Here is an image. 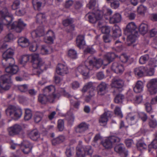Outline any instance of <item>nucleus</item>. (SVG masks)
Segmentation results:
<instances>
[{
    "mask_svg": "<svg viewBox=\"0 0 157 157\" xmlns=\"http://www.w3.org/2000/svg\"><path fill=\"white\" fill-rule=\"evenodd\" d=\"M103 63L101 60H97L93 56H89L85 62V65H80L76 69L86 79L89 77V70H92L94 68L97 69L99 68Z\"/></svg>",
    "mask_w": 157,
    "mask_h": 157,
    "instance_id": "1",
    "label": "nucleus"
},
{
    "mask_svg": "<svg viewBox=\"0 0 157 157\" xmlns=\"http://www.w3.org/2000/svg\"><path fill=\"white\" fill-rule=\"evenodd\" d=\"M30 59H31L33 63V70L34 74L39 75L44 70L45 64L44 61L37 54H33L29 55Z\"/></svg>",
    "mask_w": 157,
    "mask_h": 157,
    "instance_id": "2",
    "label": "nucleus"
},
{
    "mask_svg": "<svg viewBox=\"0 0 157 157\" xmlns=\"http://www.w3.org/2000/svg\"><path fill=\"white\" fill-rule=\"evenodd\" d=\"M113 13L112 10L106 6L103 7L102 11L98 10L95 13H89L87 14L86 17L88 18L90 22L94 23L98 20L101 19L103 15L108 16Z\"/></svg>",
    "mask_w": 157,
    "mask_h": 157,
    "instance_id": "3",
    "label": "nucleus"
},
{
    "mask_svg": "<svg viewBox=\"0 0 157 157\" xmlns=\"http://www.w3.org/2000/svg\"><path fill=\"white\" fill-rule=\"evenodd\" d=\"M13 20L12 15L6 8L0 11V33L3 30V25L9 26Z\"/></svg>",
    "mask_w": 157,
    "mask_h": 157,
    "instance_id": "4",
    "label": "nucleus"
},
{
    "mask_svg": "<svg viewBox=\"0 0 157 157\" xmlns=\"http://www.w3.org/2000/svg\"><path fill=\"white\" fill-rule=\"evenodd\" d=\"M6 113L7 116L14 120H17L21 117L22 112L19 107L10 105L6 109Z\"/></svg>",
    "mask_w": 157,
    "mask_h": 157,
    "instance_id": "5",
    "label": "nucleus"
},
{
    "mask_svg": "<svg viewBox=\"0 0 157 157\" xmlns=\"http://www.w3.org/2000/svg\"><path fill=\"white\" fill-rule=\"evenodd\" d=\"M82 143L81 141L79 142L76 147L78 157H84L85 155H91L93 152L91 147L90 146H82L81 145Z\"/></svg>",
    "mask_w": 157,
    "mask_h": 157,
    "instance_id": "6",
    "label": "nucleus"
},
{
    "mask_svg": "<svg viewBox=\"0 0 157 157\" xmlns=\"http://www.w3.org/2000/svg\"><path fill=\"white\" fill-rule=\"evenodd\" d=\"M7 131L9 135L13 136L17 135H23L24 133L22 126L15 124L8 128Z\"/></svg>",
    "mask_w": 157,
    "mask_h": 157,
    "instance_id": "7",
    "label": "nucleus"
},
{
    "mask_svg": "<svg viewBox=\"0 0 157 157\" xmlns=\"http://www.w3.org/2000/svg\"><path fill=\"white\" fill-rule=\"evenodd\" d=\"M10 76L5 75L2 76L0 78V87L2 89L7 90L10 87V83L11 82Z\"/></svg>",
    "mask_w": 157,
    "mask_h": 157,
    "instance_id": "8",
    "label": "nucleus"
},
{
    "mask_svg": "<svg viewBox=\"0 0 157 157\" xmlns=\"http://www.w3.org/2000/svg\"><path fill=\"white\" fill-rule=\"evenodd\" d=\"M110 85L111 88L116 89V90L113 91L114 93H116L119 92V90L121 89L124 86V82L120 78H114L112 80Z\"/></svg>",
    "mask_w": 157,
    "mask_h": 157,
    "instance_id": "9",
    "label": "nucleus"
},
{
    "mask_svg": "<svg viewBox=\"0 0 157 157\" xmlns=\"http://www.w3.org/2000/svg\"><path fill=\"white\" fill-rule=\"evenodd\" d=\"M88 90H89V94L87 95L85 98V100L87 102L89 101L91 98L95 94L94 87L93 86L92 82H89L86 83L83 87L82 91V92H85Z\"/></svg>",
    "mask_w": 157,
    "mask_h": 157,
    "instance_id": "10",
    "label": "nucleus"
},
{
    "mask_svg": "<svg viewBox=\"0 0 157 157\" xmlns=\"http://www.w3.org/2000/svg\"><path fill=\"white\" fill-rule=\"evenodd\" d=\"M120 139L119 137L114 136H109L102 142L103 146L107 149L111 148L114 143L119 142Z\"/></svg>",
    "mask_w": 157,
    "mask_h": 157,
    "instance_id": "11",
    "label": "nucleus"
},
{
    "mask_svg": "<svg viewBox=\"0 0 157 157\" xmlns=\"http://www.w3.org/2000/svg\"><path fill=\"white\" fill-rule=\"evenodd\" d=\"M147 86L150 94L152 95L156 94L157 92V78L151 79Z\"/></svg>",
    "mask_w": 157,
    "mask_h": 157,
    "instance_id": "12",
    "label": "nucleus"
},
{
    "mask_svg": "<svg viewBox=\"0 0 157 157\" xmlns=\"http://www.w3.org/2000/svg\"><path fill=\"white\" fill-rule=\"evenodd\" d=\"M26 25L21 19L14 22L11 25V28L17 33L21 32Z\"/></svg>",
    "mask_w": 157,
    "mask_h": 157,
    "instance_id": "13",
    "label": "nucleus"
},
{
    "mask_svg": "<svg viewBox=\"0 0 157 157\" xmlns=\"http://www.w3.org/2000/svg\"><path fill=\"white\" fill-rule=\"evenodd\" d=\"M55 96L53 94L49 95L48 97L43 94H40L38 96V100L42 104H46L47 102H52L54 101Z\"/></svg>",
    "mask_w": 157,
    "mask_h": 157,
    "instance_id": "14",
    "label": "nucleus"
},
{
    "mask_svg": "<svg viewBox=\"0 0 157 157\" xmlns=\"http://www.w3.org/2000/svg\"><path fill=\"white\" fill-rule=\"evenodd\" d=\"M111 70L114 72L121 74L124 70L123 65L119 62H113L111 67Z\"/></svg>",
    "mask_w": 157,
    "mask_h": 157,
    "instance_id": "15",
    "label": "nucleus"
},
{
    "mask_svg": "<svg viewBox=\"0 0 157 157\" xmlns=\"http://www.w3.org/2000/svg\"><path fill=\"white\" fill-rule=\"evenodd\" d=\"M56 71L58 74L64 75L68 72V69L67 65L60 63L58 65Z\"/></svg>",
    "mask_w": 157,
    "mask_h": 157,
    "instance_id": "16",
    "label": "nucleus"
},
{
    "mask_svg": "<svg viewBox=\"0 0 157 157\" xmlns=\"http://www.w3.org/2000/svg\"><path fill=\"white\" fill-rule=\"evenodd\" d=\"M138 118V113H129L126 117L127 121L131 125L135 124L137 121Z\"/></svg>",
    "mask_w": 157,
    "mask_h": 157,
    "instance_id": "17",
    "label": "nucleus"
},
{
    "mask_svg": "<svg viewBox=\"0 0 157 157\" xmlns=\"http://www.w3.org/2000/svg\"><path fill=\"white\" fill-rule=\"evenodd\" d=\"M113 113L109 111L105 112L102 114L99 119V122L100 124L103 125L106 124L108 121L109 117H111Z\"/></svg>",
    "mask_w": 157,
    "mask_h": 157,
    "instance_id": "18",
    "label": "nucleus"
},
{
    "mask_svg": "<svg viewBox=\"0 0 157 157\" xmlns=\"http://www.w3.org/2000/svg\"><path fill=\"white\" fill-rule=\"evenodd\" d=\"M22 151L25 154H28L31 151L33 147V145L27 140H24L22 143Z\"/></svg>",
    "mask_w": 157,
    "mask_h": 157,
    "instance_id": "19",
    "label": "nucleus"
},
{
    "mask_svg": "<svg viewBox=\"0 0 157 157\" xmlns=\"http://www.w3.org/2000/svg\"><path fill=\"white\" fill-rule=\"evenodd\" d=\"M115 57V54L113 52L108 53L105 56V59L103 61L101 59H97V60L101 59L103 63L102 64L104 65H107L109 64L110 62L112 61Z\"/></svg>",
    "mask_w": 157,
    "mask_h": 157,
    "instance_id": "20",
    "label": "nucleus"
},
{
    "mask_svg": "<svg viewBox=\"0 0 157 157\" xmlns=\"http://www.w3.org/2000/svg\"><path fill=\"white\" fill-rule=\"evenodd\" d=\"M107 88V85L105 82H101L97 87L98 94L101 96L104 95L106 93Z\"/></svg>",
    "mask_w": 157,
    "mask_h": 157,
    "instance_id": "21",
    "label": "nucleus"
},
{
    "mask_svg": "<svg viewBox=\"0 0 157 157\" xmlns=\"http://www.w3.org/2000/svg\"><path fill=\"white\" fill-rule=\"evenodd\" d=\"M44 29L42 27H38L36 30L32 31L31 33V35L33 39L43 36L44 34Z\"/></svg>",
    "mask_w": 157,
    "mask_h": 157,
    "instance_id": "22",
    "label": "nucleus"
},
{
    "mask_svg": "<svg viewBox=\"0 0 157 157\" xmlns=\"http://www.w3.org/2000/svg\"><path fill=\"white\" fill-rule=\"evenodd\" d=\"M136 26L134 22H130L127 25L124 32L138 34V32L136 30Z\"/></svg>",
    "mask_w": 157,
    "mask_h": 157,
    "instance_id": "23",
    "label": "nucleus"
},
{
    "mask_svg": "<svg viewBox=\"0 0 157 157\" xmlns=\"http://www.w3.org/2000/svg\"><path fill=\"white\" fill-rule=\"evenodd\" d=\"M138 34L132 33L127 36L126 44L128 46H131L135 42Z\"/></svg>",
    "mask_w": 157,
    "mask_h": 157,
    "instance_id": "24",
    "label": "nucleus"
},
{
    "mask_svg": "<svg viewBox=\"0 0 157 157\" xmlns=\"http://www.w3.org/2000/svg\"><path fill=\"white\" fill-rule=\"evenodd\" d=\"M5 71L7 73L13 75L17 73L19 71V68L18 66L14 64L11 66H9L6 68Z\"/></svg>",
    "mask_w": 157,
    "mask_h": 157,
    "instance_id": "25",
    "label": "nucleus"
},
{
    "mask_svg": "<svg viewBox=\"0 0 157 157\" xmlns=\"http://www.w3.org/2000/svg\"><path fill=\"white\" fill-rule=\"evenodd\" d=\"M115 151L117 153H119L121 157L124 155L126 157L128 155L127 151L121 145H118L116 146L114 148Z\"/></svg>",
    "mask_w": 157,
    "mask_h": 157,
    "instance_id": "26",
    "label": "nucleus"
},
{
    "mask_svg": "<svg viewBox=\"0 0 157 157\" xmlns=\"http://www.w3.org/2000/svg\"><path fill=\"white\" fill-rule=\"evenodd\" d=\"M146 71V68L143 66L136 67L134 70L135 75L139 77L143 76L144 73Z\"/></svg>",
    "mask_w": 157,
    "mask_h": 157,
    "instance_id": "27",
    "label": "nucleus"
},
{
    "mask_svg": "<svg viewBox=\"0 0 157 157\" xmlns=\"http://www.w3.org/2000/svg\"><path fill=\"white\" fill-rule=\"evenodd\" d=\"M89 127V125L85 122H82L76 128L77 132L82 133L87 130Z\"/></svg>",
    "mask_w": 157,
    "mask_h": 157,
    "instance_id": "28",
    "label": "nucleus"
},
{
    "mask_svg": "<svg viewBox=\"0 0 157 157\" xmlns=\"http://www.w3.org/2000/svg\"><path fill=\"white\" fill-rule=\"evenodd\" d=\"M32 3L34 8L39 10L40 7L45 5L46 1L45 0H33Z\"/></svg>",
    "mask_w": 157,
    "mask_h": 157,
    "instance_id": "29",
    "label": "nucleus"
},
{
    "mask_svg": "<svg viewBox=\"0 0 157 157\" xmlns=\"http://www.w3.org/2000/svg\"><path fill=\"white\" fill-rule=\"evenodd\" d=\"M144 84L141 81H138L133 88L134 91L136 93H140L143 90Z\"/></svg>",
    "mask_w": 157,
    "mask_h": 157,
    "instance_id": "30",
    "label": "nucleus"
},
{
    "mask_svg": "<svg viewBox=\"0 0 157 157\" xmlns=\"http://www.w3.org/2000/svg\"><path fill=\"white\" fill-rule=\"evenodd\" d=\"M121 16L119 13H115L110 18L109 22L111 24L119 22L121 20Z\"/></svg>",
    "mask_w": 157,
    "mask_h": 157,
    "instance_id": "31",
    "label": "nucleus"
},
{
    "mask_svg": "<svg viewBox=\"0 0 157 157\" xmlns=\"http://www.w3.org/2000/svg\"><path fill=\"white\" fill-rule=\"evenodd\" d=\"M30 138L33 140L36 141L40 137V134L38 130L34 129L31 131L29 134Z\"/></svg>",
    "mask_w": 157,
    "mask_h": 157,
    "instance_id": "32",
    "label": "nucleus"
},
{
    "mask_svg": "<svg viewBox=\"0 0 157 157\" xmlns=\"http://www.w3.org/2000/svg\"><path fill=\"white\" fill-rule=\"evenodd\" d=\"M13 54V51L11 49H9L5 52L2 55V57L3 58L2 62V64L4 63L5 60L12 57Z\"/></svg>",
    "mask_w": 157,
    "mask_h": 157,
    "instance_id": "33",
    "label": "nucleus"
},
{
    "mask_svg": "<svg viewBox=\"0 0 157 157\" xmlns=\"http://www.w3.org/2000/svg\"><path fill=\"white\" fill-rule=\"evenodd\" d=\"M18 42L19 45L22 48L26 47L29 44L28 40L24 37L19 38L18 40Z\"/></svg>",
    "mask_w": 157,
    "mask_h": 157,
    "instance_id": "34",
    "label": "nucleus"
},
{
    "mask_svg": "<svg viewBox=\"0 0 157 157\" xmlns=\"http://www.w3.org/2000/svg\"><path fill=\"white\" fill-rule=\"evenodd\" d=\"M65 140V137L63 135H60L53 139L52 140V143L53 145H57L63 142Z\"/></svg>",
    "mask_w": 157,
    "mask_h": 157,
    "instance_id": "35",
    "label": "nucleus"
},
{
    "mask_svg": "<svg viewBox=\"0 0 157 157\" xmlns=\"http://www.w3.org/2000/svg\"><path fill=\"white\" fill-rule=\"evenodd\" d=\"M84 37L83 35H79L77 38L76 44L79 48H81L85 44Z\"/></svg>",
    "mask_w": 157,
    "mask_h": 157,
    "instance_id": "36",
    "label": "nucleus"
},
{
    "mask_svg": "<svg viewBox=\"0 0 157 157\" xmlns=\"http://www.w3.org/2000/svg\"><path fill=\"white\" fill-rule=\"evenodd\" d=\"M113 36L118 37L121 34V30L117 25H115L113 28Z\"/></svg>",
    "mask_w": 157,
    "mask_h": 157,
    "instance_id": "37",
    "label": "nucleus"
},
{
    "mask_svg": "<svg viewBox=\"0 0 157 157\" xmlns=\"http://www.w3.org/2000/svg\"><path fill=\"white\" fill-rule=\"evenodd\" d=\"M139 31L141 33L143 34H146L148 30V25L145 23H141L139 27Z\"/></svg>",
    "mask_w": 157,
    "mask_h": 157,
    "instance_id": "38",
    "label": "nucleus"
},
{
    "mask_svg": "<svg viewBox=\"0 0 157 157\" xmlns=\"http://www.w3.org/2000/svg\"><path fill=\"white\" fill-rule=\"evenodd\" d=\"M30 56L29 55H24L21 56L19 59V63L24 65L29 60Z\"/></svg>",
    "mask_w": 157,
    "mask_h": 157,
    "instance_id": "39",
    "label": "nucleus"
},
{
    "mask_svg": "<svg viewBox=\"0 0 157 157\" xmlns=\"http://www.w3.org/2000/svg\"><path fill=\"white\" fill-rule=\"evenodd\" d=\"M124 14L127 17H128L129 19L131 20L134 19L136 17V14L134 12L128 10L127 9L125 10Z\"/></svg>",
    "mask_w": 157,
    "mask_h": 157,
    "instance_id": "40",
    "label": "nucleus"
},
{
    "mask_svg": "<svg viewBox=\"0 0 157 157\" xmlns=\"http://www.w3.org/2000/svg\"><path fill=\"white\" fill-rule=\"evenodd\" d=\"M50 48L48 46L43 45L41 47L40 53L42 55L48 54L50 53Z\"/></svg>",
    "mask_w": 157,
    "mask_h": 157,
    "instance_id": "41",
    "label": "nucleus"
},
{
    "mask_svg": "<svg viewBox=\"0 0 157 157\" xmlns=\"http://www.w3.org/2000/svg\"><path fill=\"white\" fill-rule=\"evenodd\" d=\"M43 116V114L42 113L39 112H36L34 119L35 122L39 123L41 120Z\"/></svg>",
    "mask_w": 157,
    "mask_h": 157,
    "instance_id": "42",
    "label": "nucleus"
},
{
    "mask_svg": "<svg viewBox=\"0 0 157 157\" xmlns=\"http://www.w3.org/2000/svg\"><path fill=\"white\" fill-rule=\"evenodd\" d=\"M45 19V14L41 13H39L36 16V21L37 22L42 23L44 21Z\"/></svg>",
    "mask_w": 157,
    "mask_h": 157,
    "instance_id": "43",
    "label": "nucleus"
},
{
    "mask_svg": "<svg viewBox=\"0 0 157 157\" xmlns=\"http://www.w3.org/2000/svg\"><path fill=\"white\" fill-rule=\"evenodd\" d=\"M32 117V111L29 109H26L25 110L24 119L25 120H29L31 119Z\"/></svg>",
    "mask_w": 157,
    "mask_h": 157,
    "instance_id": "44",
    "label": "nucleus"
},
{
    "mask_svg": "<svg viewBox=\"0 0 157 157\" xmlns=\"http://www.w3.org/2000/svg\"><path fill=\"white\" fill-rule=\"evenodd\" d=\"M124 98V95L119 94L116 95L114 99L115 102L117 103H121Z\"/></svg>",
    "mask_w": 157,
    "mask_h": 157,
    "instance_id": "45",
    "label": "nucleus"
},
{
    "mask_svg": "<svg viewBox=\"0 0 157 157\" xmlns=\"http://www.w3.org/2000/svg\"><path fill=\"white\" fill-rule=\"evenodd\" d=\"M55 90V88L53 85H50L48 86H46L44 89V91L45 93H49L51 92L52 94H53V93H54ZM54 95V94H53Z\"/></svg>",
    "mask_w": 157,
    "mask_h": 157,
    "instance_id": "46",
    "label": "nucleus"
},
{
    "mask_svg": "<svg viewBox=\"0 0 157 157\" xmlns=\"http://www.w3.org/2000/svg\"><path fill=\"white\" fill-rule=\"evenodd\" d=\"M149 59L148 55L146 54L141 56L139 59V62L141 64H144Z\"/></svg>",
    "mask_w": 157,
    "mask_h": 157,
    "instance_id": "47",
    "label": "nucleus"
},
{
    "mask_svg": "<svg viewBox=\"0 0 157 157\" xmlns=\"http://www.w3.org/2000/svg\"><path fill=\"white\" fill-rule=\"evenodd\" d=\"M68 55L71 58L76 59L77 57V54L76 51L73 49H70L68 52Z\"/></svg>",
    "mask_w": 157,
    "mask_h": 157,
    "instance_id": "48",
    "label": "nucleus"
},
{
    "mask_svg": "<svg viewBox=\"0 0 157 157\" xmlns=\"http://www.w3.org/2000/svg\"><path fill=\"white\" fill-rule=\"evenodd\" d=\"M147 10V8L142 5H140L137 8V12L140 14H144Z\"/></svg>",
    "mask_w": 157,
    "mask_h": 157,
    "instance_id": "49",
    "label": "nucleus"
},
{
    "mask_svg": "<svg viewBox=\"0 0 157 157\" xmlns=\"http://www.w3.org/2000/svg\"><path fill=\"white\" fill-rule=\"evenodd\" d=\"M118 43L121 44V42L119 40H117L115 43V45H116L115 51L117 52H120L123 49V47L121 44L119 45H117Z\"/></svg>",
    "mask_w": 157,
    "mask_h": 157,
    "instance_id": "50",
    "label": "nucleus"
},
{
    "mask_svg": "<svg viewBox=\"0 0 157 157\" xmlns=\"http://www.w3.org/2000/svg\"><path fill=\"white\" fill-rule=\"evenodd\" d=\"M136 146L138 149L140 150L146 148L147 147L146 144L142 142H138L137 143Z\"/></svg>",
    "mask_w": 157,
    "mask_h": 157,
    "instance_id": "51",
    "label": "nucleus"
},
{
    "mask_svg": "<svg viewBox=\"0 0 157 157\" xmlns=\"http://www.w3.org/2000/svg\"><path fill=\"white\" fill-rule=\"evenodd\" d=\"M96 3V0H90L89 3L87 4V6L89 9L94 10Z\"/></svg>",
    "mask_w": 157,
    "mask_h": 157,
    "instance_id": "52",
    "label": "nucleus"
},
{
    "mask_svg": "<svg viewBox=\"0 0 157 157\" xmlns=\"http://www.w3.org/2000/svg\"><path fill=\"white\" fill-rule=\"evenodd\" d=\"M13 39V35L11 33H9L5 37V40L7 42H10L12 41Z\"/></svg>",
    "mask_w": 157,
    "mask_h": 157,
    "instance_id": "53",
    "label": "nucleus"
},
{
    "mask_svg": "<svg viewBox=\"0 0 157 157\" xmlns=\"http://www.w3.org/2000/svg\"><path fill=\"white\" fill-rule=\"evenodd\" d=\"M114 113L116 115L119 117L121 118L123 117V114L121 113V108L119 107L118 106L116 107L114 110Z\"/></svg>",
    "mask_w": 157,
    "mask_h": 157,
    "instance_id": "54",
    "label": "nucleus"
},
{
    "mask_svg": "<svg viewBox=\"0 0 157 157\" xmlns=\"http://www.w3.org/2000/svg\"><path fill=\"white\" fill-rule=\"evenodd\" d=\"M37 48V45L36 42H34L31 44L29 46L30 51L34 52L36 51Z\"/></svg>",
    "mask_w": 157,
    "mask_h": 157,
    "instance_id": "55",
    "label": "nucleus"
},
{
    "mask_svg": "<svg viewBox=\"0 0 157 157\" xmlns=\"http://www.w3.org/2000/svg\"><path fill=\"white\" fill-rule=\"evenodd\" d=\"M73 22V20L72 18L67 19L63 21V24L64 26H67Z\"/></svg>",
    "mask_w": 157,
    "mask_h": 157,
    "instance_id": "56",
    "label": "nucleus"
},
{
    "mask_svg": "<svg viewBox=\"0 0 157 157\" xmlns=\"http://www.w3.org/2000/svg\"><path fill=\"white\" fill-rule=\"evenodd\" d=\"M149 124V126L151 128H155L157 127V122L155 119L150 120Z\"/></svg>",
    "mask_w": 157,
    "mask_h": 157,
    "instance_id": "57",
    "label": "nucleus"
},
{
    "mask_svg": "<svg viewBox=\"0 0 157 157\" xmlns=\"http://www.w3.org/2000/svg\"><path fill=\"white\" fill-rule=\"evenodd\" d=\"M58 127L60 131H62L64 128V122L62 120H59L58 122Z\"/></svg>",
    "mask_w": 157,
    "mask_h": 157,
    "instance_id": "58",
    "label": "nucleus"
},
{
    "mask_svg": "<svg viewBox=\"0 0 157 157\" xmlns=\"http://www.w3.org/2000/svg\"><path fill=\"white\" fill-rule=\"evenodd\" d=\"M101 30L103 33H109L110 31L109 28L107 26H103L101 28Z\"/></svg>",
    "mask_w": 157,
    "mask_h": 157,
    "instance_id": "59",
    "label": "nucleus"
},
{
    "mask_svg": "<svg viewBox=\"0 0 157 157\" xmlns=\"http://www.w3.org/2000/svg\"><path fill=\"white\" fill-rule=\"evenodd\" d=\"M18 89L21 92H25L28 90V86L25 84L20 85L18 86Z\"/></svg>",
    "mask_w": 157,
    "mask_h": 157,
    "instance_id": "60",
    "label": "nucleus"
},
{
    "mask_svg": "<svg viewBox=\"0 0 157 157\" xmlns=\"http://www.w3.org/2000/svg\"><path fill=\"white\" fill-rule=\"evenodd\" d=\"M55 37H51L50 36H48L44 38V41L47 43H52L53 42L54 40Z\"/></svg>",
    "mask_w": 157,
    "mask_h": 157,
    "instance_id": "61",
    "label": "nucleus"
},
{
    "mask_svg": "<svg viewBox=\"0 0 157 157\" xmlns=\"http://www.w3.org/2000/svg\"><path fill=\"white\" fill-rule=\"evenodd\" d=\"M149 146L154 149L157 148V135L156 136L155 139L153 140Z\"/></svg>",
    "mask_w": 157,
    "mask_h": 157,
    "instance_id": "62",
    "label": "nucleus"
},
{
    "mask_svg": "<svg viewBox=\"0 0 157 157\" xmlns=\"http://www.w3.org/2000/svg\"><path fill=\"white\" fill-rule=\"evenodd\" d=\"M138 115L143 121H145L147 120V117L146 114L144 112L140 113L138 114Z\"/></svg>",
    "mask_w": 157,
    "mask_h": 157,
    "instance_id": "63",
    "label": "nucleus"
},
{
    "mask_svg": "<svg viewBox=\"0 0 157 157\" xmlns=\"http://www.w3.org/2000/svg\"><path fill=\"white\" fill-rule=\"evenodd\" d=\"M142 100L143 98L142 96H137L134 99V103L136 104H139L142 102Z\"/></svg>",
    "mask_w": 157,
    "mask_h": 157,
    "instance_id": "64",
    "label": "nucleus"
}]
</instances>
